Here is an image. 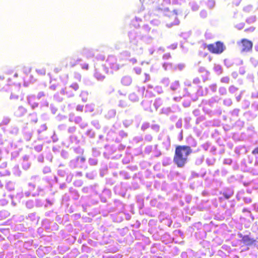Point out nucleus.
Segmentation results:
<instances>
[{
	"label": "nucleus",
	"instance_id": "nucleus-14",
	"mask_svg": "<svg viewBox=\"0 0 258 258\" xmlns=\"http://www.w3.org/2000/svg\"><path fill=\"white\" fill-rule=\"evenodd\" d=\"M114 68H115V69H116V70H118V69H119V66H118V65H116V66H115V67H114Z\"/></svg>",
	"mask_w": 258,
	"mask_h": 258
},
{
	"label": "nucleus",
	"instance_id": "nucleus-12",
	"mask_svg": "<svg viewBox=\"0 0 258 258\" xmlns=\"http://www.w3.org/2000/svg\"><path fill=\"white\" fill-rule=\"evenodd\" d=\"M38 97L41 98V97H43L45 96L44 93L43 92H40L38 93Z\"/></svg>",
	"mask_w": 258,
	"mask_h": 258
},
{
	"label": "nucleus",
	"instance_id": "nucleus-13",
	"mask_svg": "<svg viewBox=\"0 0 258 258\" xmlns=\"http://www.w3.org/2000/svg\"><path fill=\"white\" fill-rule=\"evenodd\" d=\"M60 71H61V69L60 68H55L53 70L54 72L55 73H57L59 72H60Z\"/></svg>",
	"mask_w": 258,
	"mask_h": 258
},
{
	"label": "nucleus",
	"instance_id": "nucleus-3",
	"mask_svg": "<svg viewBox=\"0 0 258 258\" xmlns=\"http://www.w3.org/2000/svg\"><path fill=\"white\" fill-rule=\"evenodd\" d=\"M238 46L240 47L241 52H248L252 50L253 43L251 41L247 39H242L237 42Z\"/></svg>",
	"mask_w": 258,
	"mask_h": 258
},
{
	"label": "nucleus",
	"instance_id": "nucleus-4",
	"mask_svg": "<svg viewBox=\"0 0 258 258\" xmlns=\"http://www.w3.org/2000/svg\"><path fill=\"white\" fill-rule=\"evenodd\" d=\"M106 74L105 69L102 68L96 69L94 75L98 80H101L105 78Z\"/></svg>",
	"mask_w": 258,
	"mask_h": 258
},
{
	"label": "nucleus",
	"instance_id": "nucleus-16",
	"mask_svg": "<svg viewBox=\"0 0 258 258\" xmlns=\"http://www.w3.org/2000/svg\"><path fill=\"white\" fill-rule=\"evenodd\" d=\"M78 110H81V111H82V108H79H79H78Z\"/></svg>",
	"mask_w": 258,
	"mask_h": 258
},
{
	"label": "nucleus",
	"instance_id": "nucleus-5",
	"mask_svg": "<svg viewBox=\"0 0 258 258\" xmlns=\"http://www.w3.org/2000/svg\"><path fill=\"white\" fill-rule=\"evenodd\" d=\"M241 237L242 242L246 245H251L256 241L254 238L250 237L248 235H244Z\"/></svg>",
	"mask_w": 258,
	"mask_h": 258
},
{
	"label": "nucleus",
	"instance_id": "nucleus-9",
	"mask_svg": "<svg viewBox=\"0 0 258 258\" xmlns=\"http://www.w3.org/2000/svg\"><path fill=\"white\" fill-rule=\"evenodd\" d=\"M251 153L254 155H258V147L254 148L251 152Z\"/></svg>",
	"mask_w": 258,
	"mask_h": 258
},
{
	"label": "nucleus",
	"instance_id": "nucleus-15",
	"mask_svg": "<svg viewBox=\"0 0 258 258\" xmlns=\"http://www.w3.org/2000/svg\"><path fill=\"white\" fill-rule=\"evenodd\" d=\"M81 79V76L80 75H79V76H78V80H79V81L80 82Z\"/></svg>",
	"mask_w": 258,
	"mask_h": 258
},
{
	"label": "nucleus",
	"instance_id": "nucleus-10",
	"mask_svg": "<svg viewBox=\"0 0 258 258\" xmlns=\"http://www.w3.org/2000/svg\"><path fill=\"white\" fill-rule=\"evenodd\" d=\"M37 72L41 75L45 74V70L44 69H38L37 70Z\"/></svg>",
	"mask_w": 258,
	"mask_h": 258
},
{
	"label": "nucleus",
	"instance_id": "nucleus-11",
	"mask_svg": "<svg viewBox=\"0 0 258 258\" xmlns=\"http://www.w3.org/2000/svg\"><path fill=\"white\" fill-rule=\"evenodd\" d=\"M82 69L86 70H88L89 69V64L88 63H85L82 65Z\"/></svg>",
	"mask_w": 258,
	"mask_h": 258
},
{
	"label": "nucleus",
	"instance_id": "nucleus-1",
	"mask_svg": "<svg viewBox=\"0 0 258 258\" xmlns=\"http://www.w3.org/2000/svg\"><path fill=\"white\" fill-rule=\"evenodd\" d=\"M192 153L191 147L186 145H178L175 147L173 162L178 168L183 167L187 163L188 157Z\"/></svg>",
	"mask_w": 258,
	"mask_h": 258
},
{
	"label": "nucleus",
	"instance_id": "nucleus-8",
	"mask_svg": "<svg viewBox=\"0 0 258 258\" xmlns=\"http://www.w3.org/2000/svg\"><path fill=\"white\" fill-rule=\"evenodd\" d=\"M63 92H64V94H66L69 97L73 96L74 95V94L73 93H71L69 92L66 89L63 90Z\"/></svg>",
	"mask_w": 258,
	"mask_h": 258
},
{
	"label": "nucleus",
	"instance_id": "nucleus-7",
	"mask_svg": "<svg viewBox=\"0 0 258 258\" xmlns=\"http://www.w3.org/2000/svg\"><path fill=\"white\" fill-rule=\"evenodd\" d=\"M70 88H72L73 90H74L75 91H76L78 90V89L79 88V85L77 83H74L70 85Z\"/></svg>",
	"mask_w": 258,
	"mask_h": 258
},
{
	"label": "nucleus",
	"instance_id": "nucleus-6",
	"mask_svg": "<svg viewBox=\"0 0 258 258\" xmlns=\"http://www.w3.org/2000/svg\"><path fill=\"white\" fill-rule=\"evenodd\" d=\"M224 198L220 197L219 198L220 201H222L223 199L228 200L230 198H231L233 195V191L231 190H228L225 191H224L222 193Z\"/></svg>",
	"mask_w": 258,
	"mask_h": 258
},
{
	"label": "nucleus",
	"instance_id": "nucleus-17",
	"mask_svg": "<svg viewBox=\"0 0 258 258\" xmlns=\"http://www.w3.org/2000/svg\"><path fill=\"white\" fill-rule=\"evenodd\" d=\"M78 110H81V111H82V108H79H79H78Z\"/></svg>",
	"mask_w": 258,
	"mask_h": 258
},
{
	"label": "nucleus",
	"instance_id": "nucleus-2",
	"mask_svg": "<svg viewBox=\"0 0 258 258\" xmlns=\"http://www.w3.org/2000/svg\"><path fill=\"white\" fill-rule=\"evenodd\" d=\"M208 50L213 54H221L225 49L224 43L221 41H217L215 43L210 44L207 45Z\"/></svg>",
	"mask_w": 258,
	"mask_h": 258
}]
</instances>
